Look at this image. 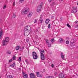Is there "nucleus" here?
<instances>
[{
  "label": "nucleus",
  "mask_w": 78,
  "mask_h": 78,
  "mask_svg": "<svg viewBox=\"0 0 78 78\" xmlns=\"http://www.w3.org/2000/svg\"><path fill=\"white\" fill-rule=\"evenodd\" d=\"M31 28L30 27L26 26L24 28V34L25 36H27L29 34V31H31Z\"/></svg>",
  "instance_id": "f257e3e1"
},
{
  "label": "nucleus",
  "mask_w": 78,
  "mask_h": 78,
  "mask_svg": "<svg viewBox=\"0 0 78 78\" xmlns=\"http://www.w3.org/2000/svg\"><path fill=\"white\" fill-rule=\"evenodd\" d=\"M9 41V37H6L5 40L2 41V46L4 47L5 45H6L8 43V41Z\"/></svg>",
  "instance_id": "f03ea898"
},
{
  "label": "nucleus",
  "mask_w": 78,
  "mask_h": 78,
  "mask_svg": "<svg viewBox=\"0 0 78 78\" xmlns=\"http://www.w3.org/2000/svg\"><path fill=\"white\" fill-rule=\"evenodd\" d=\"M39 51L41 54V58L42 60H44L45 59V56H44L45 51L42 49H40Z\"/></svg>",
  "instance_id": "7ed1b4c3"
},
{
  "label": "nucleus",
  "mask_w": 78,
  "mask_h": 78,
  "mask_svg": "<svg viewBox=\"0 0 78 78\" xmlns=\"http://www.w3.org/2000/svg\"><path fill=\"white\" fill-rule=\"evenodd\" d=\"M30 9H29V8H26L24 9L23 11L21 12V14H23V15H24L25 14H28V13Z\"/></svg>",
  "instance_id": "20e7f679"
},
{
  "label": "nucleus",
  "mask_w": 78,
  "mask_h": 78,
  "mask_svg": "<svg viewBox=\"0 0 78 78\" xmlns=\"http://www.w3.org/2000/svg\"><path fill=\"white\" fill-rule=\"evenodd\" d=\"M32 56L34 59H37V58H38L37 54L35 51H33L32 52Z\"/></svg>",
  "instance_id": "39448f33"
},
{
  "label": "nucleus",
  "mask_w": 78,
  "mask_h": 78,
  "mask_svg": "<svg viewBox=\"0 0 78 78\" xmlns=\"http://www.w3.org/2000/svg\"><path fill=\"white\" fill-rule=\"evenodd\" d=\"M72 12L73 13H76V12H77V9H76V7H73Z\"/></svg>",
  "instance_id": "423d86ee"
},
{
  "label": "nucleus",
  "mask_w": 78,
  "mask_h": 78,
  "mask_svg": "<svg viewBox=\"0 0 78 78\" xmlns=\"http://www.w3.org/2000/svg\"><path fill=\"white\" fill-rule=\"evenodd\" d=\"M41 9L42 7L41 6H38L37 10V12H40L41 11Z\"/></svg>",
  "instance_id": "0eeeda50"
},
{
  "label": "nucleus",
  "mask_w": 78,
  "mask_h": 78,
  "mask_svg": "<svg viewBox=\"0 0 78 78\" xmlns=\"http://www.w3.org/2000/svg\"><path fill=\"white\" fill-rule=\"evenodd\" d=\"M30 76L31 78H36L35 75L33 73H31L30 74Z\"/></svg>",
  "instance_id": "6e6552de"
},
{
  "label": "nucleus",
  "mask_w": 78,
  "mask_h": 78,
  "mask_svg": "<svg viewBox=\"0 0 78 78\" xmlns=\"http://www.w3.org/2000/svg\"><path fill=\"white\" fill-rule=\"evenodd\" d=\"M59 78H64V75L63 74L61 73L59 74Z\"/></svg>",
  "instance_id": "1a4fd4ad"
},
{
  "label": "nucleus",
  "mask_w": 78,
  "mask_h": 78,
  "mask_svg": "<svg viewBox=\"0 0 78 78\" xmlns=\"http://www.w3.org/2000/svg\"><path fill=\"white\" fill-rule=\"evenodd\" d=\"M33 15V13L31 12H30L29 14L27 15L28 17H30L32 16Z\"/></svg>",
  "instance_id": "9d476101"
},
{
  "label": "nucleus",
  "mask_w": 78,
  "mask_h": 78,
  "mask_svg": "<svg viewBox=\"0 0 78 78\" xmlns=\"http://www.w3.org/2000/svg\"><path fill=\"white\" fill-rule=\"evenodd\" d=\"M59 41L60 43H62V42H64V39H63L61 38L59 39Z\"/></svg>",
  "instance_id": "9b49d317"
},
{
  "label": "nucleus",
  "mask_w": 78,
  "mask_h": 78,
  "mask_svg": "<svg viewBox=\"0 0 78 78\" xmlns=\"http://www.w3.org/2000/svg\"><path fill=\"white\" fill-rule=\"evenodd\" d=\"M75 43H74V42H71V47H73V46H75Z\"/></svg>",
  "instance_id": "f8f14e48"
},
{
  "label": "nucleus",
  "mask_w": 78,
  "mask_h": 78,
  "mask_svg": "<svg viewBox=\"0 0 78 78\" xmlns=\"http://www.w3.org/2000/svg\"><path fill=\"white\" fill-rule=\"evenodd\" d=\"M3 34V31L2 30H1V31L0 32V39H1L2 37V35Z\"/></svg>",
  "instance_id": "ddd939ff"
},
{
  "label": "nucleus",
  "mask_w": 78,
  "mask_h": 78,
  "mask_svg": "<svg viewBox=\"0 0 78 78\" xmlns=\"http://www.w3.org/2000/svg\"><path fill=\"white\" fill-rule=\"evenodd\" d=\"M50 20L49 19H47L45 21V23L46 24H48Z\"/></svg>",
  "instance_id": "4468645a"
},
{
  "label": "nucleus",
  "mask_w": 78,
  "mask_h": 78,
  "mask_svg": "<svg viewBox=\"0 0 78 78\" xmlns=\"http://www.w3.org/2000/svg\"><path fill=\"white\" fill-rule=\"evenodd\" d=\"M20 48V46H16V50H18Z\"/></svg>",
  "instance_id": "2eb2a0df"
},
{
  "label": "nucleus",
  "mask_w": 78,
  "mask_h": 78,
  "mask_svg": "<svg viewBox=\"0 0 78 78\" xmlns=\"http://www.w3.org/2000/svg\"><path fill=\"white\" fill-rule=\"evenodd\" d=\"M7 78H12V76H9L8 75L7 76Z\"/></svg>",
  "instance_id": "dca6fc26"
},
{
  "label": "nucleus",
  "mask_w": 78,
  "mask_h": 78,
  "mask_svg": "<svg viewBox=\"0 0 78 78\" xmlns=\"http://www.w3.org/2000/svg\"><path fill=\"white\" fill-rule=\"evenodd\" d=\"M24 78H28V75L27 74H25L24 75Z\"/></svg>",
  "instance_id": "f3484780"
},
{
  "label": "nucleus",
  "mask_w": 78,
  "mask_h": 78,
  "mask_svg": "<svg viewBox=\"0 0 78 78\" xmlns=\"http://www.w3.org/2000/svg\"><path fill=\"white\" fill-rule=\"evenodd\" d=\"M46 44H49V41H48V39L46 40Z\"/></svg>",
  "instance_id": "a211bd4d"
},
{
  "label": "nucleus",
  "mask_w": 78,
  "mask_h": 78,
  "mask_svg": "<svg viewBox=\"0 0 78 78\" xmlns=\"http://www.w3.org/2000/svg\"><path fill=\"white\" fill-rule=\"evenodd\" d=\"M7 53H8V54H9V55H10L11 54V51H7Z\"/></svg>",
  "instance_id": "6ab92c4d"
},
{
  "label": "nucleus",
  "mask_w": 78,
  "mask_h": 78,
  "mask_svg": "<svg viewBox=\"0 0 78 78\" xmlns=\"http://www.w3.org/2000/svg\"><path fill=\"white\" fill-rule=\"evenodd\" d=\"M16 15L14 14V13H13V16H12L13 18H16Z\"/></svg>",
  "instance_id": "aec40b11"
},
{
  "label": "nucleus",
  "mask_w": 78,
  "mask_h": 78,
  "mask_svg": "<svg viewBox=\"0 0 78 78\" xmlns=\"http://www.w3.org/2000/svg\"><path fill=\"white\" fill-rule=\"evenodd\" d=\"M38 76H37V77H42V74H39L38 75Z\"/></svg>",
  "instance_id": "412c9836"
},
{
  "label": "nucleus",
  "mask_w": 78,
  "mask_h": 78,
  "mask_svg": "<svg viewBox=\"0 0 78 78\" xmlns=\"http://www.w3.org/2000/svg\"><path fill=\"white\" fill-rule=\"evenodd\" d=\"M42 5H43V3L41 2L40 3V5H39V6H41V8H42Z\"/></svg>",
  "instance_id": "4be33fe9"
},
{
  "label": "nucleus",
  "mask_w": 78,
  "mask_h": 78,
  "mask_svg": "<svg viewBox=\"0 0 78 78\" xmlns=\"http://www.w3.org/2000/svg\"><path fill=\"white\" fill-rule=\"evenodd\" d=\"M16 57L13 56V60H16Z\"/></svg>",
  "instance_id": "5701e85b"
},
{
  "label": "nucleus",
  "mask_w": 78,
  "mask_h": 78,
  "mask_svg": "<svg viewBox=\"0 0 78 78\" xmlns=\"http://www.w3.org/2000/svg\"><path fill=\"white\" fill-rule=\"evenodd\" d=\"M21 57H20L19 59H18V61L19 62H20L21 61Z\"/></svg>",
  "instance_id": "b1692460"
},
{
  "label": "nucleus",
  "mask_w": 78,
  "mask_h": 78,
  "mask_svg": "<svg viewBox=\"0 0 78 78\" xmlns=\"http://www.w3.org/2000/svg\"><path fill=\"white\" fill-rule=\"evenodd\" d=\"M36 73H37V76H39L38 75L39 74V72H37Z\"/></svg>",
  "instance_id": "393cba45"
},
{
  "label": "nucleus",
  "mask_w": 78,
  "mask_h": 78,
  "mask_svg": "<svg viewBox=\"0 0 78 78\" xmlns=\"http://www.w3.org/2000/svg\"><path fill=\"white\" fill-rule=\"evenodd\" d=\"M67 26L68 27H69V28H71V26H70V25H69V24H67Z\"/></svg>",
  "instance_id": "a878e982"
},
{
  "label": "nucleus",
  "mask_w": 78,
  "mask_h": 78,
  "mask_svg": "<svg viewBox=\"0 0 78 78\" xmlns=\"http://www.w3.org/2000/svg\"><path fill=\"white\" fill-rule=\"evenodd\" d=\"M47 78H53V76H49L47 77Z\"/></svg>",
  "instance_id": "bb28decb"
},
{
  "label": "nucleus",
  "mask_w": 78,
  "mask_h": 78,
  "mask_svg": "<svg viewBox=\"0 0 78 78\" xmlns=\"http://www.w3.org/2000/svg\"><path fill=\"white\" fill-rule=\"evenodd\" d=\"M54 41V39H51V42L52 43Z\"/></svg>",
  "instance_id": "cd10ccee"
},
{
  "label": "nucleus",
  "mask_w": 78,
  "mask_h": 78,
  "mask_svg": "<svg viewBox=\"0 0 78 78\" xmlns=\"http://www.w3.org/2000/svg\"><path fill=\"white\" fill-rule=\"evenodd\" d=\"M66 43L67 44H69V41H66Z\"/></svg>",
  "instance_id": "c85d7f7f"
},
{
  "label": "nucleus",
  "mask_w": 78,
  "mask_h": 78,
  "mask_svg": "<svg viewBox=\"0 0 78 78\" xmlns=\"http://www.w3.org/2000/svg\"><path fill=\"white\" fill-rule=\"evenodd\" d=\"M24 1L23 0H20V2L21 3H22Z\"/></svg>",
  "instance_id": "c756f323"
},
{
  "label": "nucleus",
  "mask_w": 78,
  "mask_h": 78,
  "mask_svg": "<svg viewBox=\"0 0 78 78\" xmlns=\"http://www.w3.org/2000/svg\"><path fill=\"white\" fill-rule=\"evenodd\" d=\"M37 20L36 19L34 21V23H36V22H37Z\"/></svg>",
  "instance_id": "7c9ffc66"
},
{
  "label": "nucleus",
  "mask_w": 78,
  "mask_h": 78,
  "mask_svg": "<svg viewBox=\"0 0 78 78\" xmlns=\"http://www.w3.org/2000/svg\"><path fill=\"white\" fill-rule=\"evenodd\" d=\"M48 45V47H50L51 46V44L48 43V44H47Z\"/></svg>",
  "instance_id": "2f4dec72"
},
{
  "label": "nucleus",
  "mask_w": 78,
  "mask_h": 78,
  "mask_svg": "<svg viewBox=\"0 0 78 78\" xmlns=\"http://www.w3.org/2000/svg\"><path fill=\"white\" fill-rule=\"evenodd\" d=\"M61 56V58H62V59L64 58V56L62 55V56Z\"/></svg>",
  "instance_id": "473e14b6"
},
{
  "label": "nucleus",
  "mask_w": 78,
  "mask_h": 78,
  "mask_svg": "<svg viewBox=\"0 0 78 78\" xmlns=\"http://www.w3.org/2000/svg\"><path fill=\"white\" fill-rule=\"evenodd\" d=\"M42 21H43V20H40V23H42Z\"/></svg>",
  "instance_id": "72a5a7b5"
},
{
  "label": "nucleus",
  "mask_w": 78,
  "mask_h": 78,
  "mask_svg": "<svg viewBox=\"0 0 78 78\" xmlns=\"http://www.w3.org/2000/svg\"><path fill=\"white\" fill-rule=\"evenodd\" d=\"M12 59L9 60V62H12Z\"/></svg>",
  "instance_id": "f704fd0d"
},
{
  "label": "nucleus",
  "mask_w": 78,
  "mask_h": 78,
  "mask_svg": "<svg viewBox=\"0 0 78 78\" xmlns=\"http://www.w3.org/2000/svg\"><path fill=\"white\" fill-rule=\"evenodd\" d=\"M48 28H49V29L50 27V24H49L48 25Z\"/></svg>",
  "instance_id": "c9c22d12"
},
{
  "label": "nucleus",
  "mask_w": 78,
  "mask_h": 78,
  "mask_svg": "<svg viewBox=\"0 0 78 78\" xmlns=\"http://www.w3.org/2000/svg\"><path fill=\"white\" fill-rule=\"evenodd\" d=\"M6 8V5H5L4 7L3 8V9H5V8Z\"/></svg>",
  "instance_id": "e433bc0d"
},
{
  "label": "nucleus",
  "mask_w": 78,
  "mask_h": 78,
  "mask_svg": "<svg viewBox=\"0 0 78 78\" xmlns=\"http://www.w3.org/2000/svg\"><path fill=\"white\" fill-rule=\"evenodd\" d=\"M25 61L26 62V64H28V61L27 60H26Z\"/></svg>",
  "instance_id": "4c0bfd02"
},
{
  "label": "nucleus",
  "mask_w": 78,
  "mask_h": 78,
  "mask_svg": "<svg viewBox=\"0 0 78 78\" xmlns=\"http://www.w3.org/2000/svg\"><path fill=\"white\" fill-rule=\"evenodd\" d=\"M54 1V0H48V1H49V2H51V1Z\"/></svg>",
  "instance_id": "58836bf2"
},
{
  "label": "nucleus",
  "mask_w": 78,
  "mask_h": 78,
  "mask_svg": "<svg viewBox=\"0 0 78 78\" xmlns=\"http://www.w3.org/2000/svg\"><path fill=\"white\" fill-rule=\"evenodd\" d=\"M10 66H11V67H14V65H13V64L10 65Z\"/></svg>",
  "instance_id": "ea45409f"
},
{
  "label": "nucleus",
  "mask_w": 78,
  "mask_h": 78,
  "mask_svg": "<svg viewBox=\"0 0 78 78\" xmlns=\"http://www.w3.org/2000/svg\"><path fill=\"white\" fill-rule=\"evenodd\" d=\"M51 66L52 67H54V65H53V64H52L51 65Z\"/></svg>",
  "instance_id": "a19ab883"
},
{
  "label": "nucleus",
  "mask_w": 78,
  "mask_h": 78,
  "mask_svg": "<svg viewBox=\"0 0 78 78\" xmlns=\"http://www.w3.org/2000/svg\"><path fill=\"white\" fill-rule=\"evenodd\" d=\"M15 6V2H14L13 3V6Z\"/></svg>",
  "instance_id": "79ce46f5"
},
{
  "label": "nucleus",
  "mask_w": 78,
  "mask_h": 78,
  "mask_svg": "<svg viewBox=\"0 0 78 78\" xmlns=\"http://www.w3.org/2000/svg\"><path fill=\"white\" fill-rule=\"evenodd\" d=\"M26 41L27 42H28V41H29V40H28V39H27Z\"/></svg>",
  "instance_id": "37998d69"
},
{
  "label": "nucleus",
  "mask_w": 78,
  "mask_h": 78,
  "mask_svg": "<svg viewBox=\"0 0 78 78\" xmlns=\"http://www.w3.org/2000/svg\"><path fill=\"white\" fill-rule=\"evenodd\" d=\"M54 74H55V75H57V73L55 72L54 73Z\"/></svg>",
  "instance_id": "c03bdc74"
},
{
  "label": "nucleus",
  "mask_w": 78,
  "mask_h": 78,
  "mask_svg": "<svg viewBox=\"0 0 78 78\" xmlns=\"http://www.w3.org/2000/svg\"><path fill=\"white\" fill-rule=\"evenodd\" d=\"M40 20H42V17H40Z\"/></svg>",
  "instance_id": "a18cd8bd"
},
{
  "label": "nucleus",
  "mask_w": 78,
  "mask_h": 78,
  "mask_svg": "<svg viewBox=\"0 0 78 78\" xmlns=\"http://www.w3.org/2000/svg\"><path fill=\"white\" fill-rule=\"evenodd\" d=\"M21 48L23 50L24 48V47H22Z\"/></svg>",
  "instance_id": "49530a36"
},
{
  "label": "nucleus",
  "mask_w": 78,
  "mask_h": 78,
  "mask_svg": "<svg viewBox=\"0 0 78 78\" xmlns=\"http://www.w3.org/2000/svg\"><path fill=\"white\" fill-rule=\"evenodd\" d=\"M66 39L67 40H69V38L68 37H66Z\"/></svg>",
  "instance_id": "de8ad7c7"
},
{
  "label": "nucleus",
  "mask_w": 78,
  "mask_h": 78,
  "mask_svg": "<svg viewBox=\"0 0 78 78\" xmlns=\"http://www.w3.org/2000/svg\"><path fill=\"white\" fill-rule=\"evenodd\" d=\"M63 53H61V56H63Z\"/></svg>",
  "instance_id": "09e8293b"
},
{
  "label": "nucleus",
  "mask_w": 78,
  "mask_h": 78,
  "mask_svg": "<svg viewBox=\"0 0 78 78\" xmlns=\"http://www.w3.org/2000/svg\"><path fill=\"white\" fill-rule=\"evenodd\" d=\"M36 31L37 32H39V30L37 29L36 30Z\"/></svg>",
  "instance_id": "8fccbe9b"
},
{
  "label": "nucleus",
  "mask_w": 78,
  "mask_h": 78,
  "mask_svg": "<svg viewBox=\"0 0 78 78\" xmlns=\"http://www.w3.org/2000/svg\"><path fill=\"white\" fill-rule=\"evenodd\" d=\"M78 23V21H76L75 22V23Z\"/></svg>",
  "instance_id": "3c124183"
},
{
  "label": "nucleus",
  "mask_w": 78,
  "mask_h": 78,
  "mask_svg": "<svg viewBox=\"0 0 78 78\" xmlns=\"http://www.w3.org/2000/svg\"><path fill=\"white\" fill-rule=\"evenodd\" d=\"M20 51H22V50H23L21 48H20Z\"/></svg>",
  "instance_id": "603ef678"
},
{
  "label": "nucleus",
  "mask_w": 78,
  "mask_h": 78,
  "mask_svg": "<svg viewBox=\"0 0 78 78\" xmlns=\"http://www.w3.org/2000/svg\"><path fill=\"white\" fill-rule=\"evenodd\" d=\"M13 64L14 66H15V63H13Z\"/></svg>",
  "instance_id": "864d4df0"
},
{
  "label": "nucleus",
  "mask_w": 78,
  "mask_h": 78,
  "mask_svg": "<svg viewBox=\"0 0 78 78\" xmlns=\"http://www.w3.org/2000/svg\"><path fill=\"white\" fill-rule=\"evenodd\" d=\"M43 72H45V69H43Z\"/></svg>",
  "instance_id": "5fc2aeb1"
},
{
  "label": "nucleus",
  "mask_w": 78,
  "mask_h": 78,
  "mask_svg": "<svg viewBox=\"0 0 78 78\" xmlns=\"http://www.w3.org/2000/svg\"><path fill=\"white\" fill-rule=\"evenodd\" d=\"M73 77H74L75 75H73Z\"/></svg>",
  "instance_id": "6e6d98bb"
},
{
  "label": "nucleus",
  "mask_w": 78,
  "mask_h": 78,
  "mask_svg": "<svg viewBox=\"0 0 78 78\" xmlns=\"http://www.w3.org/2000/svg\"><path fill=\"white\" fill-rule=\"evenodd\" d=\"M77 27H78V26H77Z\"/></svg>",
  "instance_id": "4d7b16f0"
},
{
  "label": "nucleus",
  "mask_w": 78,
  "mask_h": 78,
  "mask_svg": "<svg viewBox=\"0 0 78 78\" xmlns=\"http://www.w3.org/2000/svg\"><path fill=\"white\" fill-rule=\"evenodd\" d=\"M63 0H61V1H63Z\"/></svg>",
  "instance_id": "13d9d810"
},
{
  "label": "nucleus",
  "mask_w": 78,
  "mask_h": 78,
  "mask_svg": "<svg viewBox=\"0 0 78 78\" xmlns=\"http://www.w3.org/2000/svg\"><path fill=\"white\" fill-rule=\"evenodd\" d=\"M23 74H24V73H23Z\"/></svg>",
  "instance_id": "bf43d9fd"
}]
</instances>
